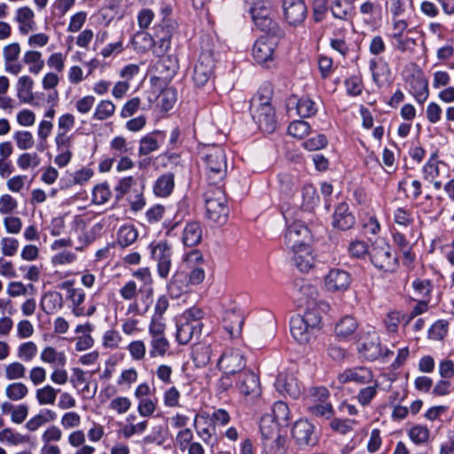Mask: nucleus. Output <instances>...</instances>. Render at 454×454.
<instances>
[{
  "mask_svg": "<svg viewBox=\"0 0 454 454\" xmlns=\"http://www.w3.org/2000/svg\"><path fill=\"white\" fill-rule=\"evenodd\" d=\"M38 352L37 345L34 341H25L17 348V357L22 362H31Z\"/></svg>",
  "mask_w": 454,
  "mask_h": 454,
  "instance_id": "46",
  "label": "nucleus"
},
{
  "mask_svg": "<svg viewBox=\"0 0 454 454\" xmlns=\"http://www.w3.org/2000/svg\"><path fill=\"white\" fill-rule=\"evenodd\" d=\"M13 139L17 147L21 151L31 149L35 145V139L30 131L18 130L13 133Z\"/></svg>",
  "mask_w": 454,
  "mask_h": 454,
  "instance_id": "54",
  "label": "nucleus"
},
{
  "mask_svg": "<svg viewBox=\"0 0 454 454\" xmlns=\"http://www.w3.org/2000/svg\"><path fill=\"white\" fill-rule=\"evenodd\" d=\"M372 263L380 270L394 271L398 265V259L393 248L384 240H376L370 250Z\"/></svg>",
  "mask_w": 454,
  "mask_h": 454,
  "instance_id": "6",
  "label": "nucleus"
},
{
  "mask_svg": "<svg viewBox=\"0 0 454 454\" xmlns=\"http://www.w3.org/2000/svg\"><path fill=\"white\" fill-rule=\"evenodd\" d=\"M236 387L247 398L255 399L261 395L259 378L251 371H243L239 374Z\"/></svg>",
  "mask_w": 454,
  "mask_h": 454,
  "instance_id": "14",
  "label": "nucleus"
},
{
  "mask_svg": "<svg viewBox=\"0 0 454 454\" xmlns=\"http://www.w3.org/2000/svg\"><path fill=\"white\" fill-rule=\"evenodd\" d=\"M34 81L28 75H22L17 82V96L20 102L30 103L34 100Z\"/></svg>",
  "mask_w": 454,
  "mask_h": 454,
  "instance_id": "31",
  "label": "nucleus"
},
{
  "mask_svg": "<svg viewBox=\"0 0 454 454\" xmlns=\"http://www.w3.org/2000/svg\"><path fill=\"white\" fill-rule=\"evenodd\" d=\"M284 13L287 22L292 26L301 24L307 15L304 2H284Z\"/></svg>",
  "mask_w": 454,
  "mask_h": 454,
  "instance_id": "22",
  "label": "nucleus"
},
{
  "mask_svg": "<svg viewBox=\"0 0 454 454\" xmlns=\"http://www.w3.org/2000/svg\"><path fill=\"white\" fill-rule=\"evenodd\" d=\"M333 224L340 230H349L355 224V217L348 210L346 203H340L333 214Z\"/></svg>",
  "mask_w": 454,
  "mask_h": 454,
  "instance_id": "24",
  "label": "nucleus"
},
{
  "mask_svg": "<svg viewBox=\"0 0 454 454\" xmlns=\"http://www.w3.org/2000/svg\"><path fill=\"white\" fill-rule=\"evenodd\" d=\"M244 318L241 315L234 311H228L224 317V329L231 338H235L241 333Z\"/></svg>",
  "mask_w": 454,
  "mask_h": 454,
  "instance_id": "32",
  "label": "nucleus"
},
{
  "mask_svg": "<svg viewBox=\"0 0 454 454\" xmlns=\"http://www.w3.org/2000/svg\"><path fill=\"white\" fill-rule=\"evenodd\" d=\"M20 169L35 168L41 164V158L37 153H23L17 159Z\"/></svg>",
  "mask_w": 454,
  "mask_h": 454,
  "instance_id": "57",
  "label": "nucleus"
},
{
  "mask_svg": "<svg viewBox=\"0 0 454 454\" xmlns=\"http://www.w3.org/2000/svg\"><path fill=\"white\" fill-rule=\"evenodd\" d=\"M40 358L43 363L55 366H64L67 362L65 353L58 351L55 348L51 346L45 347L42 350Z\"/></svg>",
  "mask_w": 454,
  "mask_h": 454,
  "instance_id": "35",
  "label": "nucleus"
},
{
  "mask_svg": "<svg viewBox=\"0 0 454 454\" xmlns=\"http://www.w3.org/2000/svg\"><path fill=\"white\" fill-rule=\"evenodd\" d=\"M359 352L368 360H376L381 356V348L377 336H372L359 348Z\"/></svg>",
  "mask_w": 454,
  "mask_h": 454,
  "instance_id": "36",
  "label": "nucleus"
},
{
  "mask_svg": "<svg viewBox=\"0 0 454 454\" xmlns=\"http://www.w3.org/2000/svg\"><path fill=\"white\" fill-rule=\"evenodd\" d=\"M42 309L48 315L53 314L62 309L63 297L57 291H49L41 299Z\"/></svg>",
  "mask_w": 454,
  "mask_h": 454,
  "instance_id": "26",
  "label": "nucleus"
},
{
  "mask_svg": "<svg viewBox=\"0 0 454 454\" xmlns=\"http://www.w3.org/2000/svg\"><path fill=\"white\" fill-rule=\"evenodd\" d=\"M217 367L224 373H240L246 367V358L238 348H226L217 360Z\"/></svg>",
  "mask_w": 454,
  "mask_h": 454,
  "instance_id": "8",
  "label": "nucleus"
},
{
  "mask_svg": "<svg viewBox=\"0 0 454 454\" xmlns=\"http://www.w3.org/2000/svg\"><path fill=\"white\" fill-rule=\"evenodd\" d=\"M410 92L416 101L423 104L429 96L428 82L420 69L415 70L407 80Z\"/></svg>",
  "mask_w": 454,
  "mask_h": 454,
  "instance_id": "19",
  "label": "nucleus"
},
{
  "mask_svg": "<svg viewBox=\"0 0 454 454\" xmlns=\"http://www.w3.org/2000/svg\"><path fill=\"white\" fill-rule=\"evenodd\" d=\"M111 191L106 183L97 184L92 191V202L96 205H103L111 198Z\"/></svg>",
  "mask_w": 454,
  "mask_h": 454,
  "instance_id": "56",
  "label": "nucleus"
},
{
  "mask_svg": "<svg viewBox=\"0 0 454 454\" xmlns=\"http://www.w3.org/2000/svg\"><path fill=\"white\" fill-rule=\"evenodd\" d=\"M373 384L359 390L357 394V400L363 406L368 405L378 393L379 382L372 381Z\"/></svg>",
  "mask_w": 454,
  "mask_h": 454,
  "instance_id": "61",
  "label": "nucleus"
},
{
  "mask_svg": "<svg viewBox=\"0 0 454 454\" xmlns=\"http://www.w3.org/2000/svg\"><path fill=\"white\" fill-rule=\"evenodd\" d=\"M293 252V262L299 270L308 272L314 266L315 259L309 245L302 246Z\"/></svg>",
  "mask_w": 454,
  "mask_h": 454,
  "instance_id": "23",
  "label": "nucleus"
},
{
  "mask_svg": "<svg viewBox=\"0 0 454 454\" xmlns=\"http://www.w3.org/2000/svg\"><path fill=\"white\" fill-rule=\"evenodd\" d=\"M215 67V61L211 52H201L197 59L193 73L192 80L197 87L205 86L212 77Z\"/></svg>",
  "mask_w": 454,
  "mask_h": 454,
  "instance_id": "10",
  "label": "nucleus"
},
{
  "mask_svg": "<svg viewBox=\"0 0 454 454\" xmlns=\"http://www.w3.org/2000/svg\"><path fill=\"white\" fill-rule=\"evenodd\" d=\"M201 333V324L185 322L177 326L176 339L181 345H185L192 339L193 335H200Z\"/></svg>",
  "mask_w": 454,
  "mask_h": 454,
  "instance_id": "25",
  "label": "nucleus"
},
{
  "mask_svg": "<svg viewBox=\"0 0 454 454\" xmlns=\"http://www.w3.org/2000/svg\"><path fill=\"white\" fill-rule=\"evenodd\" d=\"M251 114L259 128L266 133H272L277 121L274 109L266 96H258L251 101Z\"/></svg>",
  "mask_w": 454,
  "mask_h": 454,
  "instance_id": "5",
  "label": "nucleus"
},
{
  "mask_svg": "<svg viewBox=\"0 0 454 454\" xmlns=\"http://www.w3.org/2000/svg\"><path fill=\"white\" fill-rule=\"evenodd\" d=\"M408 435L415 444H424L429 440L430 431L426 426L416 425L409 429Z\"/></svg>",
  "mask_w": 454,
  "mask_h": 454,
  "instance_id": "53",
  "label": "nucleus"
},
{
  "mask_svg": "<svg viewBox=\"0 0 454 454\" xmlns=\"http://www.w3.org/2000/svg\"><path fill=\"white\" fill-rule=\"evenodd\" d=\"M352 282L351 275L341 269H332L325 277L324 284L327 291L332 293L347 291Z\"/></svg>",
  "mask_w": 454,
  "mask_h": 454,
  "instance_id": "15",
  "label": "nucleus"
},
{
  "mask_svg": "<svg viewBox=\"0 0 454 454\" xmlns=\"http://www.w3.org/2000/svg\"><path fill=\"white\" fill-rule=\"evenodd\" d=\"M205 207L207 217L214 223L223 224L227 222L229 207L222 185L208 189L205 192Z\"/></svg>",
  "mask_w": 454,
  "mask_h": 454,
  "instance_id": "3",
  "label": "nucleus"
},
{
  "mask_svg": "<svg viewBox=\"0 0 454 454\" xmlns=\"http://www.w3.org/2000/svg\"><path fill=\"white\" fill-rule=\"evenodd\" d=\"M137 237V230L131 224L122 225L117 231V242L121 247L132 245Z\"/></svg>",
  "mask_w": 454,
  "mask_h": 454,
  "instance_id": "37",
  "label": "nucleus"
},
{
  "mask_svg": "<svg viewBox=\"0 0 454 454\" xmlns=\"http://www.w3.org/2000/svg\"><path fill=\"white\" fill-rule=\"evenodd\" d=\"M110 150L115 160L118 157L133 153V147L130 145V143H128L126 138L121 136L115 137L111 140Z\"/></svg>",
  "mask_w": 454,
  "mask_h": 454,
  "instance_id": "40",
  "label": "nucleus"
},
{
  "mask_svg": "<svg viewBox=\"0 0 454 454\" xmlns=\"http://www.w3.org/2000/svg\"><path fill=\"white\" fill-rule=\"evenodd\" d=\"M58 391L59 390L53 388L51 386L46 385L36 390V400L41 405L54 404Z\"/></svg>",
  "mask_w": 454,
  "mask_h": 454,
  "instance_id": "52",
  "label": "nucleus"
},
{
  "mask_svg": "<svg viewBox=\"0 0 454 454\" xmlns=\"http://www.w3.org/2000/svg\"><path fill=\"white\" fill-rule=\"evenodd\" d=\"M399 190L405 192L406 198H411L413 200L418 199L422 193V184L419 180H412L408 182L404 179L399 183Z\"/></svg>",
  "mask_w": 454,
  "mask_h": 454,
  "instance_id": "51",
  "label": "nucleus"
},
{
  "mask_svg": "<svg viewBox=\"0 0 454 454\" xmlns=\"http://www.w3.org/2000/svg\"><path fill=\"white\" fill-rule=\"evenodd\" d=\"M35 287L33 284L24 285L21 281H12L8 284L6 293L12 297L25 296L28 294H33Z\"/></svg>",
  "mask_w": 454,
  "mask_h": 454,
  "instance_id": "45",
  "label": "nucleus"
},
{
  "mask_svg": "<svg viewBox=\"0 0 454 454\" xmlns=\"http://www.w3.org/2000/svg\"><path fill=\"white\" fill-rule=\"evenodd\" d=\"M279 423L272 419L271 415L266 414L262 417L260 422V430L262 437V442L269 438L275 437L279 434Z\"/></svg>",
  "mask_w": 454,
  "mask_h": 454,
  "instance_id": "39",
  "label": "nucleus"
},
{
  "mask_svg": "<svg viewBox=\"0 0 454 454\" xmlns=\"http://www.w3.org/2000/svg\"><path fill=\"white\" fill-rule=\"evenodd\" d=\"M337 379L341 384L356 383L364 385L373 381V373L365 366H355L339 373Z\"/></svg>",
  "mask_w": 454,
  "mask_h": 454,
  "instance_id": "18",
  "label": "nucleus"
},
{
  "mask_svg": "<svg viewBox=\"0 0 454 454\" xmlns=\"http://www.w3.org/2000/svg\"><path fill=\"white\" fill-rule=\"evenodd\" d=\"M59 287L67 291L66 299L70 301L72 313L75 317H83L85 293L81 288L74 287V282L67 280L59 284Z\"/></svg>",
  "mask_w": 454,
  "mask_h": 454,
  "instance_id": "17",
  "label": "nucleus"
},
{
  "mask_svg": "<svg viewBox=\"0 0 454 454\" xmlns=\"http://www.w3.org/2000/svg\"><path fill=\"white\" fill-rule=\"evenodd\" d=\"M275 386L282 394H286L296 399L301 395V385L297 378L292 373H279Z\"/></svg>",
  "mask_w": 454,
  "mask_h": 454,
  "instance_id": "21",
  "label": "nucleus"
},
{
  "mask_svg": "<svg viewBox=\"0 0 454 454\" xmlns=\"http://www.w3.org/2000/svg\"><path fill=\"white\" fill-rule=\"evenodd\" d=\"M20 54V45L18 43L7 44L3 49V57L4 60V70L12 74L17 75L23 68L22 64L19 62Z\"/></svg>",
  "mask_w": 454,
  "mask_h": 454,
  "instance_id": "20",
  "label": "nucleus"
},
{
  "mask_svg": "<svg viewBox=\"0 0 454 454\" xmlns=\"http://www.w3.org/2000/svg\"><path fill=\"white\" fill-rule=\"evenodd\" d=\"M152 258L157 262V271L160 278H167L171 268L172 249L165 240L151 245Z\"/></svg>",
  "mask_w": 454,
  "mask_h": 454,
  "instance_id": "9",
  "label": "nucleus"
},
{
  "mask_svg": "<svg viewBox=\"0 0 454 454\" xmlns=\"http://www.w3.org/2000/svg\"><path fill=\"white\" fill-rule=\"evenodd\" d=\"M170 342L167 337L150 338L149 356L151 358L170 356Z\"/></svg>",
  "mask_w": 454,
  "mask_h": 454,
  "instance_id": "27",
  "label": "nucleus"
},
{
  "mask_svg": "<svg viewBox=\"0 0 454 454\" xmlns=\"http://www.w3.org/2000/svg\"><path fill=\"white\" fill-rule=\"evenodd\" d=\"M6 397L11 401H20L28 394L27 387L20 381L10 383L4 389Z\"/></svg>",
  "mask_w": 454,
  "mask_h": 454,
  "instance_id": "44",
  "label": "nucleus"
},
{
  "mask_svg": "<svg viewBox=\"0 0 454 454\" xmlns=\"http://www.w3.org/2000/svg\"><path fill=\"white\" fill-rule=\"evenodd\" d=\"M265 454H277L284 450L286 445V438L278 434L275 437L269 438L262 442Z\"/></svg>",
  "mask_w": 454,
  "mask_h": 454,
  "instance_id": "58",
  "label": "nucleus"
},
{
  "mask_svg": "<svg viewBox=\"0 0 454 454\" xmlns=\"http://www.w3.org/2000/svg\"><path fill=\"white\" fill-rule=\"evenodd\" d=\"M23 62L28 66V71L31 74H38L44 67V61L42 59V53L37 51H27L23 56Z\"/></svg>",
  "mask_w": 454,
  "mask_h": 454,
  "instance_id": "38",
  "label": "nucleus"
},
{
  "mask_svg": "<svg viewBox=\"0 0 454 454\" xmlns=\"http://www.w3.org/2000/svg\"><path fill=\"white\" fill-rule=\"evenodd\" d=\"M358 327L357 321L351 316L343 317L335 325V333L340 339L352 337Z\"/></svg>",
  "mask_w": 454,
  "mask_h": 454,
  "instance_id": "28",
  "label": "nucleus"
},
{
  "mask_svg": "<svg viewBox=\"0 0 454 454\" xmlns=\"http://www.w3.org/2000/svg\"><path fill=\"white\" fill-rule=\"evenodd\" d=\"M249 12L254 23L259 29L267 33L274 31L276 24L270 17L271 11L266 2H254Z\"/></svg>",
  "mask_w": 454,
  "mask_h": 454,
  "instance_id": "13",
  "label": "nucleus"
},
{
  "mask_svg": "<svg viewBox=\"0 0 454 454\" xmlns=\"http://www.w3.org/2000/svg\"><path fill=\"white\" fill-rule=\"evenodd\" d=\"M294 291L301 301H308L314 299L317 294V290L315 286L307 280H297L294 284Z\"/></svg>",
  "mask_w": 454,
  "mask_h": 454,
  "instance_id": "43",
  "label": "nucleus"
},
{
  "mask_svg": "<svg viewBox=\"0 0 454 454\" xmlns=\"http://www.w3.org/2000/svg\"><path fill=\"white\" fill-rule=\"evenodd\" d=\"M202 230L198 222L188 223L183 231V243L187 247H194L200 243Z\"/></svg>",
  "mask_w": 454,
  "mask_h": 454,
  "instance_id": "29",
  "label": "nucleus"
},
{
  "mask_svg": "<svg viewBox=\"0 0 454 454\" xmlns=\"http://www.w3.org/2000/svg\"><path fill=\"white\" fill-rule=\"evenodd\" d=\"M292 435L301 447L313 446L317 442L315 427L308 419L296 421L292 428Z\"/></svg>",
  "mask_w": 454,
  "mask_h": 454,
  "instance_id": "16",
  "label": "nucleus"
},
{
  "mask_svg": "<svg viewBox=\"0 0 454 454\" xmlns=\"http://www.w3.org/2000/svg\"><path fill=\"white\" fill-rule=\"evenodd\" d=\"M393 219L395 224L408 228L414 223L412 211L406 207H397L393 212Z\"/></svg>",
  "mask_w": 454,
  "mask_h": 454,
  "instance_id": "50",
  "label": "nucleus"
},
{
  "mask_svg": "<svg viewBox=\"0 0 454 454\" xmlns=\"http://www.w3.org/2000/svg\"><path fill=\"white\" fill-rule=\"evenodd\" d=\"M296 110L298 115L301 118H309L317 112L315 103L307 98H302L297 101Z\"/></svg>",
  "mask_w": 454,
  "mask_h": 454,
  "instance_id": "62",
  "label": "nucleus"
},
{
  "mask_svg": "<svg viewBox=\"0 0 454 454\" xmlns=\"http://www.w3.org/2000/svg\"><path fill=\"white\" fill-rule=\"evenodd\" d=\"M348 254L351 257L356 259L364 258L369 253L367 244L363 240H353L348 247Z\"/></svg>",
  "mask_w": 454,
  "mask_h": 454,
  "instance_id": "63",
  "label": "nucleus"
},
{
  "mask_svg": "<svg viewBox=\"0 0 454 454\" xmlns=\"http://www.w3.org/2000/svg\"><path fill=\"white\" fill-rule=\"evenodd\" d=\"M288 134L295 138L302 139L310 132V126L304 121H294L287 129Z\"/></svg>",
  "mask_w": 454,
  "mask_h": 454,
  "instance_id": "60",
  "label": "nucleus"
},
{
  "mask_svg": "<svg viewBox=\"0 0 454 454\" xmlns=\"http://www.w3.org/2000/svg\"><path fill=\"white\" fill-rule=\"evenodd\" d=\"M115 105L111 100H101L96 106L93 119L105 121L111 118L115 113Z\"/></svg>",
  "mask_w": 454,
  "mask_h": 454,
  "instance_id": "48",
  "label": "nucleus"
},
{
  "mask_svg": "<svg viewBox=\"0 0 454 454\" xmlns=\"http://www.w3.org/2000/svg\"><path fill=\"white\" fill-rule=\"evenodd\" d=\"M158 43L145 31L137 32L132 38V45L137 52H145L153 49L156 56L164 54L170 48V38L168 29L161 28L157 35Z\"/></svg>",
  "mask_w": 454,
  "mask_h": 454,
  "instance_id": "4",
  "label": "nucleus"
},
{
  "mask_svg": "<svg viewBox=\"0 0 454 454\" xmlns=\"http://www.w3.org/2000/svg\"><path fill=\"white\" fill-rule=\"evenodd\" d=\"M174 175L172 173H166L161 175L155 182L153 192L157 196L167 197L168 196L175 186Z\"/></svg>",
  "mask_w": 454,
  "mask_h": 454,
  "instance_id": "34",
  "label": "nucleus"
},
{
  "mask_svg": "<svg viewBox=\"0 0 454 454\" xmlns=\"http://www.w3.org/2000/svg\"><path fill=\"white\" fill-rule=\"evenodd\" d=\"M321 326V316L317 309H308L303 315H295L290 320V332L301 344L308 343Z\"/></svg>",
  "mask_w": 454,
  "mask_h": 454,
  "instance_id": "2",
  "label": "nucleus"
},
{
  "mask_svg": "<svg viewBox=\"0 0 454 454\" xmlns=\"http://www.w3.org/2000/svg\"><path fill=\"white\" fill-rule=\"evenodd\" d=\"M176 101V91L173 88L166 87L161 90L156 98V104L163 111H168Z\"/></svg>",
  "mask_w": 454,
  "mask_h": 454,
  "instance_id": "42",
  "label": "nucleus"
},
{
  "mask_svg": "<svg viewBox=\"0 0 454 454\" xmlns=\"http://www.w3.org/2000/svg\"><path fill=\"white\" fill-rule=\"evenodd\" d=\"M122 338L115 330L106 331L102 338V345L106 348L117 349L120 348Z\"/></svg>",
  "mask_w": 454,
  "mask_h": 454,
  "instance_id": "64",
  "label": "nucleus"
},
{
  "mask_svg": "<svg viewBox=\"0 0 454 454\" xmlns=\"http://www.w3.org/2000/svg\"><path fill=\"white\" fill-rule=\"evenodd\" d=\"M310 233L308 227L301 221L291 223L285 235V244L289 249H297L309 245Z\"/></svg>",
  "mask_w": 454,
  "mask_h": 454,
  "instance_id": "11",
  "label": "nucleus"
},
{
  "mask_svg": "<svg viewBox=\"0 0 454 454\" xmlns=\"http://www.w3.org/2000/svg\"><path fill=\"white\" fill-rule=\"evenodd\" d=\"M439 163L436 153L431 155L428 161L423 167L422 172L424 178L432 182L440 175Z\"/></svg>",
  "mask_w": 454,
  "mask_h": 454,
  "instance_id": "55",
  "label": "nucleus"
},
{
  "mask_svg": "<svg viewBox=\"0 0 454 454\" xmlns=\"http://www.w3.org/2000/svg\"><path fill=\"white\" fill-rule=\"evenodd\" d=\"M206 165V177L209 185H222L227 174V155L225 149L218 145H208L202 151Z\"/></svg>",
  "mask_w": 454,
  "mask_h": 454,
  "instance_id": "1",
  "label": "nucleus"
},
{
  "mask_svg": "<svg viewBox=\"0 0 454 454\" xmlns=\"http://www.w3.org/2000/svg\"><path fill=\"white\" fill-rule=\"evenodd\" d=\"M29 442V436L16 432L11 427H5L0 431V442L12 446L26 444Z\"/></svg>",
  "mask_w": 454,
  "mask_h": 454,
  "instance_id": "33",
  "label": "nucleus"
},
{
  "mask_svg": "<svg viewBox=\"0 0 454 454\" xmlns=\"http://www.w3.org/2000/svg\"><path fill=\"white\" fill-rule=\"evenodd\" d=\"M159 134H160V131L147 134L140 139L138 148L139 155H147L158 150L159 143L155 136Z\"/></svg>",
  "mask_w": 454,
  "mask_h": 454,
  "instance_id": "49",
  "label": "nucleus"
},
{
  "mask_svg": "<svg viewBox=\"0 0 454 454\" xmlns=\"http://www.w3.org/2000/svg\"><path fill=\"white\" fill-rule=\"evenodd\" d=\"M56 418L57 414L55 411L48 409L42 410L38 414L27 421L25 427L30 432H35L43 425L54 421Z\"/></svg>",
  "mask_w": 454,
  "mask_h": 454,
  "instance_id": "30",
  "label": "nucleus"
},
{
  "mask_svg": "<svg viewBox=\"0 0 454 454\" xmlns=\"http://www.w3.org/2000/svg\"><path fill=\"white\" fill-rule=\"evenodd\" d=\"M178 70L177 59L171 56L162 57L153 66V75L151 82L154 86V92L161 87L162 84L168 83L176 75Z\"/></svg>",
  "mask_w": 454,
  "mask_h": 454,
  "instance_id": "7",
  "label": "nucleus"
},
{
  "mask_svg": "<svg viewBox=\"0 0 454 454\" xmlns=\"http://www.w3.org/2000/svg\"><path fill=\"white\" fill-rule=\"evenodd\" d=\"M4 372L7 380H19L25 377L26 367L21 362L14 361L4 365Z\"/></svg>",
  "mask_w": 454,
  "mask_h": 454,
  "instance_id": "47",
  "label": "nucleus"
},
{
  "mask_svg": "<svg viewBox=\"0 0 454 454\" xmlns=\"http://www.w3.org/2000/svg\"><path fill=\"white\" fill-rule=\"evenodd\" d=\"M53 124L51 121L43 120L39 123L37 136L40 140L36 146L38 152H43L46 147V141L51 133Z\"/></svg>",
  "mask_w": 454,
  "mask_h": 454,
  "instance_id": "59",
  "label": "nucleus"
},
{
  "mask_svg": "<svg viewBox=\"0 0 454 454\" xmlns=\"http://www.w3.org/2000/svg\"><path fill=\"white\" fill-rule=\"evenodd\" d=\"M16 20L20 23L21 33L27 34L33 30L35 26L34 12L28 7H22L17 11Z\"/></svg>",
  "mask_w": 454,
  "mask_h": 454,
  "instance_id": "41",
  "label": "nucleus"
},
{
  "mask_svg": "<svg viewBox=\"0 0 454 454\" xmlns=\"http://www.w3.org/2000/svg\"><path fill=\"white\" fill-rule=\"evenodd\" d=\"M277 39L274 36H261L254 44L253 57L260 65H266L274 59L277 47Z\"/></svg>",
  "mask_w": 454,
  "mask_h": 454,
  "instance_id": "12",
  "label": "nucleus"
}]
</instances>
